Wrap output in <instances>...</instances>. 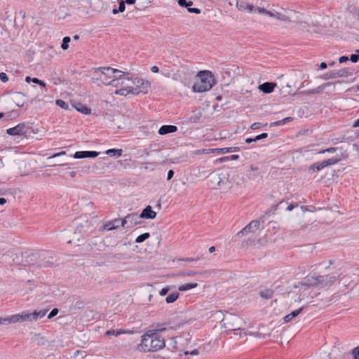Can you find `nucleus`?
<instances>
[{
    "instance_id": "f257e3e1",
    "label": "nucleus",
    "mask_w": 359,
    "mask_h": 359,
    "mask_svg": "<svg viewBox=\"0 0 359 359\" xmlns=\"http://www.w3.org/2000/svg\"><path fill=\"white\" fill-rule=\"evenodd\" d=\"M166 328H159L156 330H149L142 337V342L137 349L142 352H154L165 347L164 338L159 335L157 332H162Z\"/></svg>"
},
{
    "instance_id": "f03ea898",
    "label": "nucleus",
    "mask_w": 359,
    "mask_h": 359,
    "mask_svg": "<svg viewBox=\"0 0 359 359\" xmlns=\"http://www.w3.org/2000/svg\"><path fill=\"white\" fill-rule=\"evenodd\" d=\"M215 83L214 76L210 72L201 71L198 73L192 89L195 93H203L210 90Z\"/></svg>"
},
{
    "instance_id": "7ed1b4c3",
    "label": "nucleus",
    "mask_w": 359,
    "mask_h": 359,
    "mask_svg": "<svg viewBox=\"0 0 359 359\" xmlns=\"http://www.w3.org/2000/svg\"><path fill=\"white\" fill-rule=\"evenodd\" d=\"M94 72L95 74L101 73V75L96 78L97 80H100L105 85H111L116 87H118V83H116V81H119L123 76L122 74L120 76H116V73H121V71L110 67L96 68Z\"/></svg>"
},
{
    "instance_id": "20e7f679",
    "label": "nucleus",
    "mask_w": 359,
    "mask_h": 359,
    "mask_svg": "<svg viewBox=\"0 0 359 359\" xmlns=\"http://www.w3.org/2000/svg\"><path fill=\"white\" fill-rule=\"evenodd\" d=\"M126 81L131 85L132 94L134 95H145L151 88L150 83L142 79L123 78L122 84H124Z\"/></svg>"
},
{
    "instance_id": "39448f33",
    "label": "nucleus",
    "mask_w": 359,
    "mask_h": 359,
    "mask_svg": "<svg viewBox=\"0 0 359 359\" xmlns=\"http://www.w3.org/2000/svg\"><path fill=\"white\" fill-rule=\"evenodd\" d=\"M223 322L224 327L231 331L243 330V325L245 324L240 316L233 314L228 315Z\"/></svg>"
},
{
    "instance_id": "423d86ee",
    "label": "nucleus",
    "mask_w": 359,
    "mask_h": 359,
    "mask_svg": "<svg viewBox=\"0 0 359 359\" xmlns=\"http://www.w3.org/2000/svg\"><path fill=\"white\" fill-rule=\"evenodd\" d=\"M340 161V158L337 157H332L330 158H328L327 160H324L321 162H317L313 164H312L309 168V172L310 173L318 172L322 170L323 168L337 163Z\"/></svg>"
},
{
    "instance_id": "0eeeda50",
    "label": "nucleus",
    "mask_w": 359,
    "mask_h": 359,
    "mask_svg": "<svg viewBox=\"0 0 359 359\" xmlns=\"http://www.w3.org/2000/svg\"><path fill=\"white\" fill-rule=\"evenodd\" d=\"M141 218L140 215L135 213L128 215L121 219V226L123 228H132L133 226L140 224Z\"/></svg>"
},
{
    "instance_id": "6e6552de",
    "label": "nucleus",
    "mask_w": 359,
    "mask_h": 359,
    "mask_svg": "<svg viewBox=\"0 0 359 359\" xmlns=\"http://www.w3.org/2000/svg\"><path fill=\"white\" fill-rule=\"evenodd\" d=\"M339 275L337 273L318 276V286L321 287H330L337 281Z\"/></svg>"
},
{
    "instance_id": "1a4fd4ad",
    "label": "nucleus",
    "mask_w": 359,
    "mask_h": 359,
    "mask_svg": "<svg viewBox=\"0 0 359 359\" xmlns=\"http://www.w3.org/2000/svg\"><path fill=\"white\" fill-rule=\"evenodd\" d=\"M29 129L26 123H21L13 128L7 129L6 133L10 135H26Z\"/></svg>"
},
{
    "instance_id": "9d476101",
    "label": "nucleus",
    "mask_w": 359,
    "mask_h": 359,
    "mask_svg": "<svg viewBox=\"0 0 359 359\" xmlns=\"http://www.w3.org/2000/svg\"><path fill=\"white\" fill-rule=\"evenodd\" d=\"M259 227V220H253L250 223H249L245 227H244L241 231H238L236 236L238 238H241L245 234L248 233L254 232L255 230L258 229Z\"/></svg>"
},
{
    "instance_id": "9b49d317",
    "label": "nucleus",
    "mask_w": 359,
    "mask_h": 359,
    "mask_svg": "<svg viewBox=\"0 0 359 359\" xmlns=\"http://www.w3.org/2000/svg\"><path fill=\"white\" fill-rule=\"evenodd\" d=\"M23 321L24 318L22 313L15 314L6 318L0 317V325H8Z\"/></svg>"
},
{
    "instance_id": "f8f14e48",
    "label": "nucleus",
    "mask_w": 359,
    "mask_h": 359,
    "mask_svg": "<svg viewBox=\"0 0 359 359\" xmlns=\"http://www.w3.org/2000/svg\"><path fill=\"white\" fill-rule=\"evenodd\" d=\"M299 285L307 287L318 286V276L309 275L303 278V280L299 283Z\"/></svg>"
},
{
    "instance_id": "ddd939ff",
    "label": "nucleus",
    "mask_w": 359,
    "mask_h": 359,
    "mask_svg": "<svg viewBox=\"0 0 359 359\" xmlns=\"http://www.w3.org/2000/svg\"><path fill=\"white\" fill-rule=\"evenodd\" d=\"M99 152L95 151H80L75 152L72 156L77 159L95 158L99 155Z\"/></svg>"
},
{
    "instance_id": "4468645a",
    "label": "nucleus",
    "mask_w": 359,
    "mask_h": 359,
    "mask_svg": "<svg viewBox=\"0 0 359 359\" xmlns=\"http://www.w3.org/2000/svg\"><path fill=\"white\" fill-rule=\"evenodd\" d=\"M46 312H47V311H46V310H41V311H39V312L35 311L32 313H22L24 321L36 320L39 318H43L46 315Z\"/></svg>"
},
{
    "instance_id": "2eb2a0df",
    "label": "nucleus",
    "mask_w": 359,
    "mask_h": 359,
    "mask_svg": "<svg viewBox=\"0 0 359 359\" xmlns=\"http://www.w3.org/2000/svg\"><path fill=\"white\" fill-rule=\"evenodd\" d=\"M193 1H191L178 0L179 6L187 8V11L189 13L200 14L201 13V11L199 8L191 7L193 5Z\"/></svg>"
},
{
    "instance_id": "dca6fc26",
    "label": "nucleus",
    "mask_w": 359,
    "mask_h": 359,
    "mask_svg": "<svg viewBox=\"0 0 359 359\" xmlns=\"http://www.w3.org/2000/svg\"><path fill=\"white\" fill-rule=\"evenodd\" d=\"M328 86H330V83H324V84L318 86L316 88H314L312 90H305V91H299V92L297 93L296 94L301 95H309L318 94V93H320L325 88V87Z\"/></svg>"
},
{
    "instance_id": "f3484780",
    "label": "nucleus",
    "mask_w": 359,
    "mask_h": 359,
    "mask_svg": "<svg viewBox=\"0 0 359 359\" xmlns=\"http://www.w3.org/2000/svg\"><path fill=\"white\" fill-rule=\"evenodd\" d=\"M118 85L120 84L121 86H123V88L118 89V90H116L115 91V93L117 94V95H127L128 94H132V88H131V85H130V83H128L126 81V83L124 84H122V81L121 83H119L118 81H117Z\"/></svg>"
},
{
    "instance_id": "a211bd4d",
    "label": "nucleus",
    "mask_w": 359,
    "mask_h": 359,
    "mask_svg": "<svg viewBox=\"0 0 359 359\" xmlns=\"http://www.w3.org/2000/svg\"><path fill=\"white\" fill-rule=\"evenodd\" d=\"M156 216V212H154L150 205H147L140 215V218L145 219H154Z\"/></svg>"
},
{
    "instance_id": "6ab92c4d",
    "label": "nucleus",
    "mask_w": 359,
    "mask_h": 359,
    "mask_svg": "<svg viewBox=\"0 0 359 359\" xmlns=\"http://www.w3.org/2000/svg\"><path fill=\"white\" fill-rule=\"evenodd\" d=\"M56 259L53 256L43 257L41 263L38 264L39 267H51L55 265Z\"/></svg>"
},
{
    "instance_id": "aec40b11",
    "label": "nucleus",
    "mask_w": 359,
    "mask_h": 359,
    "mask_svg": "<svg viewBox=\"0 0 359 359\" xmlns=\"http://www.w3.org/2000/svg\"><path fill=\"white\" fill-rule=\"evenodd\" d=\"M276 84L273 82H265L259 85L258 88L264 93H271L273 91Z\"/></svg>"
},
{
    "instance_id": "412c9836",
    "label": "nucleus",
    "mask_w": 359,
    "mask_h": 359,
    "mask_svg": "<svg viewBox=\"0 0 359 359\" xmlns=\"http://www.w3.org/2000/svg\"><path fill=\"white\" fill-rule=\"evenodd\" d=\"M177 130V128L173 125H163L158 130V134L165 135L169 133H175Z\"/></svg>"
},
{
    "instance_id": "4be33fe9",
    "label": "nucleus",
    "mask_w": 359,
    "mask_h": 359,
    "mask_svg": "<svg viewBox=\"0 0 359 359\" xmlns=\"http://www.w3.org/2000/svg\"><path fill=\"white\" fill-rule=\"evenodd\" d=\"M351 73L348 72V70L346 68L339 69V70H334L329 73V78H339V77H344L350 75Z\"/></svg>"
},
{
    "instance_id": "5701e85b",
    "label": "nucleus",
    "mask_w": 359,
    "mask_h": 359,
    "mask_svg": "<svg viewBox=\"0 0 359 359\" xmlns=\"http://www.w3.org/2000/svg\"><path fill=\"white\" fill-rule=\"evenodd\" d=\"M72 104L78 111L83 114H90L91 113L90 108L88 107L86 104L76 102H73Z\"/></svg>"
},
{
    "instance_id": "b1692460",
    "label": "nucleus",
    "mask_w": 359,
    "mask_h": 359,
    "mask_svg": "<svg viewBox=\"0 0 359 359\" xmlns=\"http://www.w3.org/2000/svg\"><path fill=\"white\" fill-rule=\"evenodd\" d=\"M25 95L22 93L15 92L12 94V100L19 107H22L25 104L23 98Z\"/></svg>"
},
{
    "instance_id": "393cba45",
    "label": "nucleus",
    "mask_w": 359,
    "mask_h": 359,
    "mask_svg": "<svg viewBox=\"0 0 359 359\" xmlns=\"http://www.w3.org/2000/svg\"><path fill=\"white\" fill-rule=\"evenodd\" d=\"M121 219H115L104 224L102 228L103 230L110 231L117 229L121 225Z\"/></svg>"
},
{
    "instance_id": "a878e982",
    "label": "nucleus",
    "mask_w": 359,
    "mask_h": 359,
    "mask_svg": "<svg viewBox=\"0 0 359 359\" xmlns=\"http://www.w3.org/2000/svg\"><path fill=\"white\" fill-rule=\"evenodd\" d=\"M303 310V307L302 308H299L295 311H293L292 312H291L290 313L286 315L285 317H284V321L285 323H288L290 322L291 320H292L293 318H294L295 317H297Z\"/></svg>"
},
{
    "instance_id": "bb28decb",
    "label": "nucleus",
    "mask_w": 359,
    "mask_h": 359,
    "mask_svg": "<svg viewBox=\"0 0 359 359\" xmlns=\"http://www.w3.org/2000/svg\"><path fill=\"white\" fill-rule=\"evenodd\" d=\"M267 15L270 17H274L283 21H287L288 20V18L286 15L278 12H272L269 11V12L267 13Z\"/></svg>"
},
{
    "instance_id": "cd10ccee",
    "label": "nucleus",
    "mask_w": 359,
    "mask_h": 359,
    "mask_svg": "<svg viewBox=\"0 0 359 359\" xmlns=\"http://www.w3.org/2000/svg\"><path fill=\"white\" fill-rule=\"evenodd\" d=\"M141 168L144 170H154L156 168V163L155 162H143L140 163Z\"/></svg>"
},
{
    "instance_id": "c85d7f7f",
    "label": "nucleus",
    "mask_w": 359,
    "mask_h": 359,
    "mask_svg": "<svg viewBox=\"0 0 359 359\" xmlns=\"http://www.w3.org/2000/svg\"><path fill=\"white\" fill-rule=\"evenodd\" d=\"M197 285H198L197 283H186V284L180 285L178 287V290L180 291L184 292V291H187V290L195 288L197 287Z\"/></svg>"
},
{
    "instance_id": "c756f323",
    "label": "nucleus",
    "mask_w": 359,
    "mask_h": 359,
    "mask_svg": "<svg viewBox=\"0 0 359 359\" xmlns=\"http://www.w3.org/2000/svg\"><path fill=\"white\" fill-rule=\"evenodd\" d=\"M260 296L266 299H269L273 297V291L271 289H266L264 290H262L260 292Z\"/></svg>"
},
{
    "instance_id": "7c9ffc66",
    "label": "nucleus",
    "mask_w": 359,
    "mask_h": 359,
    "mask_svg": "<svg viewBox=\"0 0 359 359\" xmlns=\"http://www.w3.org/2000/svg\"><path fill=\"white\" fill-rule=\"evenodd\" d=\"M123 150L118 149H110L106 151V154L111 156H117L119 157L122 155Z\"/></svg>"
},
{
    "instance_id": "2f4dec72",
    "label": "nucleus",
    "mask_w": 359,
    "mask_h": 359,
    "mask_svg": "<svg viewBox=\"0 0 359 359\" xmlns=\"http://www.w3.org/2000/svg\"><path fill=\"white\" fill-rule=\"evenodd\" d=\"M179 295L178 292L172 293L166 297L165 301L168 304L173 303L178 299Z\"/></svg>"
},
{
    "instance_id": "473e14b6",
    "label": "nucleus",
    "mask_w": 359,
    "mask_h": 359,
    "mask_svg": "<svg viewBox=\"0 0 359 359\" xmlns=\"http://www.w3.org/2000/svg\"><path fill=\"white\" fill-rule=\"evenodd\" d=\"M199 274H202V272L196 271H182L179 273V276H195Z\"/></svg>"
},
{
    "instance_id": "72a5a7b5",
    "label": "nucleus",
    "mask_w": 359,
    "mask_h": 359,
    "mask_svg": "<svg viewBox=\"0 0 359 359\" xmlns=\"http://www.w3.org/2000/svg\"><path fill=\"white\" fill-rule=\"evenodd\" d=\"M150 236V234L149 233H144L140 236H138L136 239H135V242L136 243H142L144 242V241H146L147 238H149Z\"/></svg>"
},
{
    "instance_id": "f704fd0d",
    "label": "nucleus",
    "mask_w": 359,
    "mask_h": 359,
    "mask_svg": "<svg viewBox=\"0 0 359 359\" xmlns=\"http://www.w3.org/2000/svg\"><path fill=\"white\" fill-rule=\"evenodd\" d=\"M201 117V113H195L189 118L191 123H198Z\"/></svg>"
},
{
    "instance_id": "c9c22d12",
    "label": "nucleus",
    "mask_w": 359,
    "mask_h": 359,
    "mask_svg": "<svg viewBox=\"0 0 359 359\" xmlns=\"http://www.w3.org/2000/svg\"><path fill=\"white\" fill-rule=\"evenodd\" d=\"M56 104H57L58 107H61L62 109H65V110H69V104H68L66 102H65L64 100H60V99H59V100H56Z\"/></svg>"
},
{
    "instance_id": "e433bc0d",
    "label": "nucleus",
    "mask_w": 359,
    "mask_h": 359,
    "mask_svg": "<svg viewBox=\"0 0 359 359\" xmlns=\"http://www.w3.org/2000/svg\"><path fill=\"white\" fill-rule=\"evenodd\" d=\"M124 332L121 330H107L106 332H105V335L106 336H111V335H114V336H118L122 333H123Z\"/></svg>"
},
{
    "instance_id": "4c0bfd02",
    "label": "nucleus",
    "mask_w": 359,
    "mask_h": 359,
    "mask_svg": "<svg viewBox=\"0 0 359 359\" xmlns=\"http://www.w3.org/2000/svg\"><path fill=\"white\" fill-rule=\"evenodd\" d=\"M89 226H90V222L88 220L85 221L84 224L77 223L76 231L81 232L82 229H83V228L89 229Z\"/></svg>"
},
{
    "instance_id": "58836bf2",
    "label": "nucleus",
    "mask_w": 359,
    "mask_h": 359,
    "mask_svg": "<svg viewBox=\"0 0 359 359\" xmlns=\"http://www.w3.org/2000/svg\"><path fill=\"white\" fill-rule=\"evenodd\" d=\"M70 37L65 36L62 39V43L61 45V48L63 50H67L69 48V43L70 42Z\"/></svg>"
},
{
    "instance_id": "ea45409f",
    "label": "nucleus",
    "mask_w": 359,
    "mask_h": 359,
    "mask_svg": "<svg viewBox=\"0 0 359 359\" xmlns=\"http://www.w3.org/2000/svg\"><path fill=\"white\" fill-rule=\"evenodd\" d=\"M168 346L171 347L172 349H176L177 348V341L175 338L172 337L170 339L168 342Z\"/></svg>"
},
{
    "instance_id": "a19ab883",
    "label": "nucleus",
    "mask_w": 359,
    "mask_h": 359,
    "mask_svg": "<svg viewBox=\"0 0 359 359\" xmlns=\"http://www.w3.org/2000/svg\"><path fill=\"white\" fill-rule=\"evenodd\" d=\"M212 152H215L217 154H226V153H228V149H227V147L217 148V149H212Z\"/></svg>"
},
{
    "instance_id": "79ce46f5",
    "label": "nucleus",
    "mask_w": 359,
    "mask_h": 359,
    "mask_svg": "<svg viewBox=\"0 0 359 359\" xmlns=\"http://www.w3.org/2000/svg\"><path fill=\"white\" fill-rule=\"evenodd\" d=\"M352 355H353V359H359V346L352 350Z\"/></svg>"
},
{
    "instance_id": "37998d69",
    "label": "nucleus",
    "mask_w": 359,
    "mask_h": 359,
    "mask_svg": "<svg viewBox=\"0 0 359 359\" xmlns=\"http://www.w3.org/2000/svg\"><path fill=\"white\" fill-rule=\"evenodd\" d=\"M301 209L303 210V212H306V211L313 212L316 210V208L313 205H310V206L302 205Z\"/></svg>"
},
{
    "instance_id": "c03bdc74",
    "label": "nucleus",
    "mask_w": 359,
    "mask_h": 359,
    "mask_svg": "<svg viewBox=\"0 0 359 359\" xmlns=\"http://www.w3.org/2000/svg\"><path fill=\"white\" fill-rule=\"evenodd\" d=\"M248 4L243 1L241 2H237L236 6L239 10H245L247 7Z\"/></svg>"
},
{
    "instance_id": "a18cd8bd",
    "label": "nucleus",
    "mask_w": 359,
    "mask_h": 359,
    "mask_svg": "<svg viewBox=\"0 0 359 359\" xmlns=\"http://www.w3.org/2000/svg\"><path fill=\"white\" fill-rule=\"evenodd\" d=\"M284 124H285V121H283V119H282L280 121H277L271 123L269 126H270V127H273V126H282Z\"/></svg>"
},
{
    "instance_id": "49530a36",
    "label": "nucleus",
    "mask_w": 359,
    "mask_h": 359,
    "mask_svg": "<svg viewBox=\"0 0 359 359\" xmlns=\"http://www.w3.org/2000/svg\"><path fill=\"white\" fill-rule=\"evenodd\" d=\"M58 313V309H53L48 315V318L50 319L53 317H55Z\"/></svg>"
},
{
    "instance_id": "de8ad7c7",
    "label": "nucleus",
    "mask_w": 359,
    "mask_h": 359,
    "mask_svg": "<svg viewBox=\"0 0 359 359\" xmlns=\"http://www.w3.org/2000/svg\"><path fill=\"white\" fill-rule=\"evenodd\" d=\"M349 59L352 62H357L359 60V54H352Z\"/></svg>"
},
{
    "instance_id": "09e8293b",
    "label": "nucleus",
    "mask_w": 359,
    "mask_h": 359,
    "mask_svg": "<svg viewBox=\"0 0 359 359\" xmlns=\"http://www.w3.org/2000/svg\"><path fill=\"white\" fill-rule=\"evenodd\" d=\"M268 137V134L266 133H263L260 135H258L255 137V140L256 142L258 141V140H260L262 139H264V138H266Z\"/></svg>"
},
{
    "instance_id": "8fccbe9b",
    "label": "nucleus",
    "mask_w": 359,
    "mask_h": 359,
    "mask_svg": "<svg viewBox=\"0 0 359 359\" xmlns=\"http://www.w3.org/2000/svg\"><path fill=\"white\" fill-rule=\"evenodd\" d=\"M262 124L261 123L256 122L251 125L250 128L252 130H257V129L260 128L262 127Z\"/></svg>"
},
{
    "instance_id": "3c124183",
    "label": "nucleus",
    "mask_w": 359,
    "mask_h": 359,
    "mask_svg": "<svg viewBox=\"0 0 359 359\" xmlns=\"http://www.w3.org/2000/svg\"><path fill=\"white\" fill-rule=\"evenodd\" d=\"M336 151V148L335 147H330L327 149H324V150H322L320 151H319V154H323V153H325V152H329V153H334Z\"/></svg>"
},
{
    "instance_id": "603ef678",
    "label": "nucleus",
    "mask_w": 359,
    "mask_h": 359,
    "mask_svg": "<svg viewBox=\"0 0 359 359\" xmlns=\"http://www.w3.org/2000/svg\"><path fill=\"white\" fill-rule=\"evenodd\" d=\"M8 76L6 73L1 72L0 73V80L3 82H6L8 81Z\"/></svg>"
},
{
    "instance_id": "864d4df0",
    "label": "nucleus",
    "mask_w": 359,
    "mask_h": 359,
    "mask_svg": "<svg viewBox=\"0 0 359 359\" xmlns=\"http://www.w3.org/2000/svg\"><path fill=\"white\" fill-rule=\"evenodd\" d=\"M169 290H170L169 287H163L161 290L159 294L161 296H165L168 294Z\"/></svg>"
},
{
    "instance_id": "5fc2aeb1",
    "label": "nucleus",
    "mask_w": 359,
    "mask_h": 359,
    "mask_svg": "<svg viewBox=\"0 0 359 359\" xmlns=\"http://www.w3.org/2000/svg\"><path fill=\"white\" fill-rule=\"evenodd\" d=\"M227 149H228V152H231V153L237 152V151H240V147H227Z\"/></svg>"
},
{
    "instance_id": "6e6d98bb",
    "label": "nucleus",
    "mask_w": 359,
    "mask_h": 359,
    "mask_svg": "<svg viewBox=\"0 0 359 359\" xmlns=\"http://www.w3.org/2000/svg\"><path fill=\"white\" fill-rule=\"evenodd\" d=\"M125 8H126L125 2L123 1H122L119 3L118 9L120 12H123L125 11Z\"/></svg>"
},
{
    "instance_id": "4d7b16f0",
    "label": "nucleus",
    "mask_w": 359,
    "mask_h": 359,
    "mask_svg": "<svg viewBox=\"0 0 359 359\" xmlns=\"http://www.w3.org/2000/svg\"><path fill=\"white\" fill-rule=\"evenodd\" d=\"M215 180L217 182L218 186L221 185L222 178L221 177L220 175H217V176H215Z\"/></svg>"
},
{
    "instance_id": "13d9d810",
    "label": "nucleus",
    "mask_w": 359,
    "mask_h": 359,
    "mask_svg": "<svg viewBox=\"0 0 359 359\" xmlns=\"http://www.w3.org/2000/svg\"><path fill=\"white\" fill-rule=\"evenodd\" d=\"M184 354L185 355L191 354V355H198V349H194V350H193V351H191L190 352L189 351H185Z\"/></svg>"
},
{
    "instance_id": "bf43d9fd",
    "label": "nucleus",
    "mask_w": 359,
    "mask_h": 359,
    "mask_svg": "<svg viewBox=\"0 0 359 359\" xmlns=\"http://www.w3.org/2000/svg\"><path fill=\"white\" fill-rule=\"evenodd\" d=\"M349 60V58L347 56H341L339 59V63H343L344 62H346Z\"/></svg>"
},
{
    "instance_id": "052dcab7",
    "label": "nucleus",
    "mask_w": 359,
    "mask_h": 359,
    "mask_svg": "<svg viewBox=\"0 0 359 359\" xmlns=\"http://www.w3.org/2000/svg\"><path fill=\"white\" fill-rule=\"evenodd\" d=\"M173 175H174V171L172 170H170L168 172L167 180H170L172 178Z\"/></svg>"
},
{
    "instance_id": "680f3d73",
    "label": "nucleus",
    "mask_w": 359,
    "mask_h": 359,
    "mask_svg": "<svg viewBox=\"0 0 359 359\" xmlns=\"http://www.w3.org/2000/svg\"><path fill=\"white\" fill-rule=\"evenodd\" d=\"M250 171V175L255 176V172L257 171V168H255L253 166H251Z\"/></svg>"
},
{
    "instance_id": "e2e57ef3",
    "label": "nucleus",
    "mask_w": 359,
    "mask_h": 359,
    "mask_svg": "<svg viewBox=\"0 0 359 359\" xmlns=\"http://www.w3.org/2000/svg\"><path fill=\"white\" fill-rule=\"evenodd\" d=\"M65 154H66V151H61V152L54 154L51 156V158H55V157H57V156H62V155H65Z\"/></svg>"
},
{
    "instance_id": "0e129e2a",
    "label": "nucleus",
    "mask_w": 359,
    "mask_h": 359,
    "mask_svg": "<svg viewBox=\"0 0 359 359\" xmlns=\"http://www.w3.org/2000/svg\"><path fill=\"white\" fill-rule=\"evenodd\" d=\"M254 142H256L255 137H254V138L249 137V138L245 139V142L248 144H250Z\"/></svg>"
},
{
    "instance_id": "69168bd1",
    "label": "nucleus",
    "mask_w": 359,
    "mask_h": 359,
    "mask_svg": "<svg viewBox=\"0 0 359 359\" xmlns=\"http://www.w3.org/2000/svg\"><path fill=\"white\" fill-rule=\"evenodd\" d=\"M151 71L153 73H158L159 72V69H158V67L157 66H153L151 68Z\"/></svg>"
},
{
    "instance_id": "338daca9",
    "label": "nucleus",
    "mask_w": 359,
    "mask_h": 359,
    "mask_svg": "<svg viewBox=\"0 0 359 359\" xmlns=\"http://www.w3.org/2000/svg\"><path fill=\"white\" fill-rule=\"evenodd\" d=\"M297 206V204H296L295 205H293V204H290L287 208V211H292L295 207Z\"/></svg>"
},
{
    "instance_id": "774afa93",
    "label": "nucleus",
    "mask_w": 359,
    "mask_h": 359,
    "mask_svg": "<svg viewBox=\"0 0 359 359\" xmlns=\"http://www.w3.org/2000/svg\"><path fill=\"white\" fill-rule=\"evenodd\" d=\"M161 74H162V75H163L165 77H170V73L168 71L162 70L161 71Z\"/></svg>"
}]
</instances>
